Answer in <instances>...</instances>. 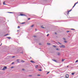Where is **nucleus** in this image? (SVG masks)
Returning a JSON list of instances; mask_svg holds the SVG:
<instances>
[{"instance_id": "1", "label": "nucleus", "mask_w": 78, "mask_h": 78, "mask_svg": "<svg viewBox=\"0 0 78 78\" xmlns=\"http://www.w3.org/2000/svg\"><path fill=\"white\" fill-rule=\"evenodd\" d=\"M66 78H69V75L68 74H66Z\"/></svg>"}, {"instance_id": "2", "label": "nucleus", "mask_w": 78, "mask_h": 78, "mask_svg": "<svg viewBox=\"0 0 78 78\" xmlns=\"http://www.w3.org/2000/svg\"><path fill=\"white\" fill-rule=\"evenodd\" d=\"M72 9H71L70 10H68V12H67V15L69 14V12H70L71 11H72Z\"/></svg>"}, {"instance_id": "3", "label": "nucleus", "mask_w": 78, "mask_h": 78, "mask_svg": "<svg viewBox=\"0 0 78 78\" xmlns=\"http://www.w3.org/2000/svg\"><path fill=\"white\" fill-rule=\"evenodd\" d=\"M7 69V68L6 66H4V67L2 69L3 70H5V69Z\"/></svg>"}, {"instance_id": "4", "label": "nucleus", "mask_w": 78, "mask_h": 78, "mask_svg": "<svg viewBox=\"0 0 78 78\" xmlns=\"http://www.w3.org/2000/svg\"><path fill=\"white\" fill-rule=\"evenodd\" d=\"M60 48H65V47L64 45H62L61 46H60Z\"/></svg>"}, {"instance_id": "5", "label": "nucleus", "mask_w": 78, "mask_h": 78, "mask_svg": "<svg viewBox=\"0 0 78 78\" xmlns=\"http://www.w3.org/2000/svg\"><path fill=\"white\" fill-rule=\"evenodd\" d=\"M20 16H25L26 15H23V14H21L20 13Z\"/></svg>"}, {"instance_id": "6", "label": "nucleus", "mask_w": 78, "mask_h": 78, "mask_svg": "<svg viewBox=\"0 0 78 78\" xmlns=\"http://www.w3.org/2000/svg\"><path fill=\"white\" fill-rule=\"evenodd\" d=\"M77 3H78V1L77 2H76V3L74 5L73 7V8H74V7H75V5H76V4H77Z\"/></svg>"}, {"instance_id": "7", "label": "nucleus", "mask_w": 78, "mask_h": 78, "mask_svg": "<svg viewBox=\"0 0 78 78\" xmlns=\"http://www.w3.org/2000/svg\"><path fill=\"white\" fill-rule=\"evenodd\" d=\"M30 61L32 63H34L35 62H34V61H33L32 60H31Z\"/></svg>"}, {"instance_id": "8", "label": "nucleus", "mask_w": 78, "mask_h": 78, "mask_svg": "<svg viewBox=\"0 0 78 78\" xmlns=\"http://www.w3.org/2000/svg\"><path fill=\"white\" fill-rule=\"evenodd\" d=\"M57 55L58 56H60V55H61V54L59 52H58V53Z\"/></svg>"}, {"instance_id": "9", "label": "nucleus", "mask_w": 78, "mask_h": 78, "mask_svg": "<svg viewBox=\"0 0 78 78\" xmlns=\"http://www.w3.org/2000/svg\"><path fill=\"white\" fill-rule=\"evenodd\" d=\"M37 67H38V65H36L35 66V68H36V69H37Z\"/></svg>"}, {"instance_id": "10", "label": "nucleus", "mask_w": 78, "mask_h": 78, "mask_svg": "<svg viewBox=\"0 0 78 78\" xmlns=\"http://www.w3.org/2000/svg\"><path fill=\"white\" fill-rule=\"evenodd\" d=\"M5 3V2H4L3 3V5H6V3Z\"/></svg>"}, {"instance_id": "11", "label": "nucleus", "mask_w": 78, "mask_h": 78, "mask_svg": "<svg viewBox=\"0 0 78 78\" xmlns=\"http://www.w3.org/2000/svg\"><path fill=\"white\" fill-rule=\"evenodd\" d=\"M65 60V59H62V62H63V61H64Z\"/></svg>"}, {"instance_id": "12", "label": "nucleus", "mask_w": 78, "mask_h": 78, "mask_svg": "<svg viewBox=\"0 0 78 78\" xmlns=\"http://www.w3.org/2000/svg\"><path fill=\"white\" fill-rule=\"evenodd\" d=\"M52 61H55V62H57L56 60H55L52 59Z\"/></svg>"}, {"instance_id": "13", "label": "nucleus", "mask_w": 78, "mask_h": 78, "mask_svg": "<svg viewBox=\"0 0 78 78\" xmlns=\"http://www.w3.org/2000/svg\"><path fill=\"white\" fill-rule=\"evenodd\" d=\"M21 62H25V61H24L23 60H21Z\"/></svg>"}, {"instance_id": "14", "label": "nucleus", "mask_w": 78, "mask_h": 78, "mask_svg": "<svg viewBox=\"0 0 78 78\" xmlns=\"http://www.w3.org/2000/svg\"><path fill=\"white\" fill-rule=\"evenodd\" d=\"M39 71H40V72H41L42 71V69H38Z\"/></svg>"}, {"instance_id": "15", "label": "nucleus", "mask_w": 78, "mask_h": 78, "mask_svg": "<svg viewBox=\"0 0 78 78\" xmlns=\"http://www.w3.org/2000/svg\"><path fill=\"white\" fill-rule=\"evenodd\" d=\"M7 38L8 39H11V37H7Z\"/></svg>"}, {"instance_id": "16", "label": "nucleus", "mask_w": 78, "mask_h": 78, "mask_svg": "<svg viewBox=\"0 0 78 78\" xmlns=\"http://www.w3.org/2000/svg\"><path fill=\"white\" fill-rule=\"evenodd\" d=\"M34 25H32L31 26V27H34Z\"/></svg>"}, {"instance_id": "17", "label": "nucleus", "mask_w": 78, "mask_h": 78, "mask_svg": "<svg viewBox=\"0 0 78 78\" xmlns=\"http://www.w3.org/2000/svg\"><path fill=\"white\" fill-rule=\"evenodd\" d=\"M41 28H44V27L42 26H41Z\"/></svg>"}, {"instance_id": "18", "label": "nucleus", "mask_w": 78, "mask_h": 78, "mask_svg": "<svg viewBox=\"0 0 78 78\" xmlns=\"http://www.w3.org/2000/svg\"><path fill=\"white\" fill-rule=\"evenodd\" d=\"M21 24H23L24 23H25L24 22V23H21Z\"/></svg>"}, {"instance_id": "19", "label": "nucleus", "mask_w": 78, "mask_h": 78, "mask_svg": "<svg viewBox=\"0 0 78 78\" xmlns=\"http://www.w3.org/2000/svg\"><path fill=\"white\" fill-rule=\"evenodd\" d=\"M8 12L9 13H13V12Z\"/></svg>"}, {"instance_id": "20", "label": "nucleus", "mask_w": 78, "mask_h": 78, "mask_svg": "<svg viewBox=\"0 0 78 78\" xmlns=\"http://www.w3.org/2000/svg\"><path fill=\"white\" fill-rule=\"evenodd\" d=\"M74 74H75V73H72V75H74Z\"/></svg>"}, {"instance_id": "21", "label": "nucleus", "mask_w": 78, "mask_h": 78, "mask_svg": "<svg viewBox=\"0 0 78 78\" xmlns=\"http://www.w3.org/2000/svg\"><path fill=\"white\" fill-rule=\"evenodd\" d=\"M47 44L48 45H50V44L48 43H47Z\"/></svg>"}, {"instance_id": "22", "label": "nucleus", "mask_w": 78, "mask_h": 78, "mask_svg": "<svg viewBox=\"0 0 78 78\" xmlns=\"http://www.w3.org/2000/svg\"><path fill=\"white\" fill-rule=\"evenodd\" d=\"M53 46L54 47H56V45H53Z\"/></svg>"}, {"instance_id": "23", "label": "nucleus", "mask_w": 78, "mask_h": 78, "mask_svg": "<svg viewBox=\"0 0 78 78\" xmlns=\"http://www.w3.org/2000/svg\"><path fill=\"white\" fill-rule=\"evenodd\" d=\"M17 62H19V61H19V60H17Z\"/></svg>"}, {"instance_id": "24", "label": "nucleus", "mask_w": 78, "mask_h": 78, "mask_svg": "<svg viewBox=\"0 0 78 78\" xmlns=\"http://www.w3.org/2000/svg\"><path fill=\"white\" fill-rule=\"evenodd\" d=\"M64 42L65 43H67V41H64Z\"/></svg>"}, {"instance_id": "25", "label": "nucleus", "mask_w": 78, "mask_h": 78, "mask_svg": "<svg viewBox=\"0 0 78 78\" xmlns=\"http://www.w3.org/2000/svg\"><path fill=\"white\" fill-rule=\"evenodd\" d=\"M78 62V60H77L75 62Z\"/></svg>"}, {"instance_id": "26", "label": "nucleus", "mask_w": 78, "mask_h": 78, "mask_svg": "<svg viewBox=\"0 0 78 78\" xmlns=\"http://www.w3.org/2000/svg\"><path fill=\"white\" fill-rule=\"evenodd\" d=\"M20 28V26H18V28Z\"/></svg>"}, {"instance_id": "27", "label": "nucleus", "mask_w": 78, "mask_h": 78, "mask_svg": "<svg viewBox=\"0 0 78 78\" xmlns=\"http://www.w3.org/2000/svg\"><path fill=\"white\" fill-rule=\"evenodd\" d=\"M56 50H59V49L57 48V49H56Z\"/></svg>"}, {"instance_id": "28", "label": "nucleus", "mask_w": 78, "mask_h": 78, "mask_svg": "<svg viewBox=\"0 0 78 78\" xmlns=\"http://www.w3.org/2000/svg\"><path fill=\"white\" fill-rule=\"evenodd\" d=\"M66 32L67 33H69V31H67Z\"/></svg>"}, {"instance_id": "29", "label": "nucleus", "mask_w": 78, "mask_h": 78, "mask_svg": "<svg viewBox=\"0 0 78 78\" xmlns=\"http://www.w3.org/2000/svg\"><path fill=\"white\" fill-rule=\"evenodd\" d=\"M63 39H64V40H66V39L64 38H63Z\"/></svg>"}, {"instance_id": "30", "label": "nucleus", "mask_w": 78, "mask_h": 78, "mask_svg": "<svg viewBox=\"0 0 78 78\" xmlns=\"http://www.w3.org/2000/svg\"><path fill=\"white\" fill-rule=\"evenodd\" d=\"M49 36V34H48L47 35V36Z\"/></svg>"}, {"instance_id": "31", "label": "nucleus", "mask_w": 78, "mask_h": 78, "mask_svg": "<svg viewBox=\"0 0 78 78\" xmlns=\"http://www.w3.org/2000/svg\"><path fill=\"white\" fill-rule=\"evenodd\" d=\"M11 68H12H12H14V67H11Z\"/></svg>"}, {"instance_id": "32", "label": "nucleus", "mask_w": 78, "mask_h": 78, "mask_svg": "<svg viewBox=\"0 0 78 78\" xmlns=\"http://www.w3.org/2000/svg\"><path fill=\"white\" fill-rule=\"evenodd\" d=\"M22 70H23V71H24V70H25V69H22Z\"/></svg>"}, {"instance_id": "33", "label": "nucleus", "mask_w": 78, "mask_h": 78, "mask_svg": "<svg viewBox=\"0 0 78 78\" xmlns=\"http://www.w3.org/2000/svg\"><path fill=\"white\" fill-rule=\"evenodd\" d=\"M55 34H57V33L55 32Z\"/></svg>"}, {"instance_id": "34", "label": "nucleus", "mask_w": 78, "mask_h": 78, "mask_svg": "<svg viewBox=\"0 0 78 78\" xmlns=\"http://www.w3.org/2000/svg\"><path fill=\"white\" fill-rule=\"evenodd\" d=\"M20 53H22V54H23V51H22V52H20Z\"/></svg>"}, {"instance_id": "35", "label": "nucleus", "mask_w": 78, "mask_h": 78, "mask_svg": "<svg viewBox=\"0 0 78 78\" xmlns=\"http://www.w3.org/2000/svg\"><path fill=\"white\" fill-rule=\"evenodd\" d=\"M37 76H40L41 75H37Z\"/></svg>"}, {"instance_id": "36", "label": "nucleus", "mask_w": 78, "mask_h": 78, "mask_svg": "<svg viewBox=\"0 0 78 78\" xmlns=\"http://www.w3.org/2000/svg\"><path fill=\"white\" fill-rule=\"evenodd\" d=\"M32 76V75H29V76Z\"/></svg>"}, {"instance_id": "37", "label": "nucleus", "mask_w": 78, "mask_h": 78, "mask_svg": "<svg viewBox=\"0 0 78 78\" xmlns=\"http://www.w3.org/2000/svg\"><path fill=\"white\" fill-rule=\"evenodd\" d=\"M14 57H15V56H13L12 57V58H14Z\"/></svg>"}, {"instance_id": "38", "label": "nucleus", "mask_w": 78, "mask_h": 78, "mask_svg": "<svg viewBox=\"0 0 78 78\" xmlns=\"http://www.w3.org/2000/svg\"><path fill=\"white\" fill-rule=\"evenodd\" d=\"M49 72H48V73H47V74H48L49 73Z\"/></svg>"}, {"instance_id": "39", "label": "nucleus", "mask_w": 78, "mask_h": 78, "mask_svg": "<svg viewBox=\"0 0 78 78\" xmlns=\"http://www.w3.org/2000/svg\"><path fill=\"white\" fill-rule=\"evenodd\" d=\"M30 18H29L28 19V20H30Z\"/></svg>"}, {"instance_id": "40", "label": "nucleus", "mask_w": 78, "mask_h": 78, "mask_svg": "<svg viewBox=\"0 0 78 78\" xmlns=\"http://www.w3.org/2000/svg\"><path fill=\"white\" fill-rule=\"evenodd\" d=\"M34 37H36V36H34Z\"/></svg>"}, {"instance_id": "41", "label": "nucleus", "mask_w": 78, "mask_h": 78, "mask_svg": "<svg viewBox=\"0 0 78 78\" xmlns=\"http://www.w3.org/2000/svg\"><path fill=\"white\" fill-rule=\"evenodd\" d=\"M19 31V30H17V31L18 32V31Z\"/></svg>"}, {"instance_id": "42", "label": "nucleus", "mask_w": 78, "mask_h": 78, "mask_svg": "<svg viewBox=\"0 0 78 78\" xmlns=\"http://www.w3.org/2000/svg\"><path fill=\"white\" fill-rule=\"evenodd\" d=\"M59 44H61V43H59Z\"/></svg>"}, {"instance_id": "43", "label": "nucleus", "mask_w": 78, "mask_h": 78, "mask_svg": "<svg viewBox=\"0 0 78 78\" xmlns=\"http://www.w3.org/2000/svg\"><path fill=\"white\" fill-rule=\"evenodd\" d=\"M14 63V62H12V64H13V63Z\"/></svg>"}, {"instance_id": "44", "label": "nucleus", "mask_w": 78, "mask_h": 78, "mask_svg": "<svg viewBox=\"0 0 78 78\" xmlns=\"http://www.w3.org/2000/svg\"><path fill=\"white\" fill-rule=\"evenodd\" d=\"M7 35H8V34H7L6 35V36H7Z\"/></svg>"}, {"instance_id": "45", "label": "nucleus", "mask_w": 78, "mask_h": 78, "mask_svg": "<svg viewBox=\"0 0 78 78\" xmlns=\"http://www.w3.org/2000/svg\"><path fill=\"white\" fill-rule=\"evenodd\" d=\"M69 67L68 66H67V67Z\"/></svg>"}, {"instance_id": "46", "label": "nucleus", "mask_w": 78, "mask_h": 78, "mask_svg": "<svg viewBox=\"0 0 78 78\" xmlns=\"http://www.w3.org/2000/svg\"><path fill=\"white\" fill-rule=\"evenodd\" d=\"M71 30H73V29H71Z\"/></svg>"}, {"instance_id": "47", "label": "nucleus", "mask_w": 78, "mask_h": 78, "mask_svg": "<svg viewBox=\"0 0 78 78\" xmlns=\"http://www.w3.org/2000/svg\"><path fill=\"white\" fill-rule=\"evenodd\" d=\"M36 31V29H35Z\"/></svg>"}, {"instance_id": "48", "label": "nucleus", "mask_w": 78, "mask_h": 78, "mask_svg": "<svg viewBox=\"0 0 78 78\" xmlns=\"http://www.w3.org/2000/svg\"><path fill=\"white\" fill-rule=\"evenodd\" d=\"M2 44H1V45H2Z\"/></svg>"}, {"instance_id": "49", "label": "nucleus", "mask_w": 78, "mask_h": 78, "mask_svg": "<svg viewBox=\"0 0 78 78\" xmlns=\"http://www.w3.org/2000/svg\"><path fill=\"white\" fill-rule=\"evenodd\" d=\"M73 7L72 9H73Z\"/></svg>"}, {"instance_id": "50", "label": "nucleus", "mask_w": 78, "mask_h": 78, "mask_svg": "<svg viewBox=\"0 0 78 78\" xmlns=\"http://www.w3.org/2000/svg\"><path fill=\"white\" fill-rule=\"evenodd\" d=\"M40 44V45H41V44Z\"/></svg>"}]
</instances>
